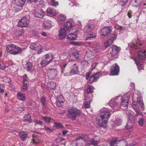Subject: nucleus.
<instances>
[{
  "label": "nucleus",
  "instance_id": "40",
  "mask_svg": "<svg viewBox=\"0 0 146 146\" xmlns=\"http://www.w3.org/2000/svg\"><path fill=\"white\" fill-rule=\"evenodd\" d=\"M81 64L84 67L86 68L88 66V62L86 60H83L81 62Z\"/></svg>",
  "mask_w": 146,
  "mask_h": 146
},
{
  "label": "nucleus",
  "instance_id": "8",
  "mask_svg": "<svg viewBox=\"0 0 146 146\" xmlns=\"http://www.w3.org/2000/svg\"><path fill=\"white\" fill-rule=\"evenodd\" d=\"M78 68V66L76 64H74L71 66L69 74L72 75L77 74L79 72Z\"/></svg>",
  "mask_w": 146,
  "mask_h": 146
},
{
  "label": "nucleus",
  "instance_id": "59",
  "mask_svg": "<svg viewBox=\"0 0 146 146\" xmlns=\"http://www.w3.org/2000/svg\"><path fill=\"white\" fill-rule=\"evenodd\" d=\"M44 128L46 130L49 132H51L52 131V130L50 128L46 126H44Z\"/></svg>",
  "mask_w": 146,
  "mask_h": 146
},
{
  "label": "nucleus",
  "instance_id": "41",
  "mask_svg": "<svg viewBox=\"0 0 146 146\" xmlns=\"http://www.w3.org/2000/svg\"><path fill=\"white\" fill-rule=\"evenodd\" d=\"M43 118L44 120V121L46 123H49L51 121V118L50 117L44 116L42 117Z\"/></svg>",
  "mask_w": 146,
  "mask_h": 146
},
{
  "label": "nucleus",
  "instance_id": "49",
  "mask_svg": "<svg viewBox=\"0 0 146 146\" xmlns=\"http://www.w3.org/2000/svg\"><path fill=\"white\" fill-rule=\"evenodd\" d=\"M134 61L136 65L138 66V68L139 69V66L140 65H141V64L140 63V61L138 60L137 58H135L134 59Z\"/></svg>",
  "mask_w": 146,
  "mask_h": 146
},
{
  "label": "nucleus",
  "instance_id": "56",
  "mask_svg": "<svg viewBox=\"0 0 146 146\" xmlns=\"http://www.w3.org/2000/svg\"><path fill=\"white\" fill-rule=\"evenodd\" d=\"M90 102H86L84 103V107L86 108H88L90 106Z\"/></svg>",
  "mask_w": 146,
  "mask_h": 146
},
{
  "label": "nucleus",
  "instance_id": "14",
  "mask_svg": "<svg viewBox=\"0 0 146 146\" xmlns=\"http://www.w3.org/2000/svg\"><path fill=\"white\" fill-rule=\"evenodd\" d=\"M34 13L35 17L40 18L43 17L44 14V12L42 10L40 9L35 11Z\"/></svg>",
  "mask_w": 146,
  "mask_h": 146
},
{
  "label": "nucleus",
  "instance_id": "3",
  "mask_svg": "<svg viewBox=\"0 0 146 146\" xmlns=\"http://www.w3.org/2000/svg\"><path fill=\"white\" fill-rule=\"evenodd\" d=\"M81 112L79 110L75 108H72L68 111V115L69 118L72 120L75 119L76 117L80 115Z\"/></svg>",
  "mask_w": 146,
  "mask_h": 146
},
{
  "label": "nucleus",
  "instance_id": "4",
  "mask_svg": "<svg viewBox=\"0 0 146 146\" xmlns=\"http://www.w3.org/2000/svg\"><path fill=\"white\" fill-rule=\"evenodd\" d=\"M29 21L26 17H23L20 19L18 24V26L21 27H26L28 25Z\"/></svg>",
  "mask_w": 146,
  "mask_h": 146
},
{
  "label": "nucleus",
  "instance_id": "54",
  "mask_svg": "<svg viewBox=\"0 0 146 146\" xmlns=\"http://www.w3.org/2000/svg\"><path fill=\"white\" fill-rule=\"evenodd\" d=\"M90 141L91 143L90 144H92L94 145H96L98 143V141L94 140L93 139H92L90 140Z\"/></svg>",
  "mask_w": 146,
  "mask_h": 146
},
{
  "label": "nucleus",
  "instance_id": "6",
  "mask_svg": "<svg viewBox=\"0 0 146 146\" xmlns=\"http://www.w3.org/2000/svg\"><path fill=\"white\" fill-rule=\"evenodd\" d=\"M58 71L56 69H50L48 72L47 75L48 78L51 79H53L56 76Z\"/></svg>",
  "mask_w": 146,
  "mask_h": 146
},
{
  "label": "nucleus",
  "instance_id": "61",
  "mask_svg": "<svg viewBox=\"0 0 146 146\" xmlns=\"http://www.w3.org/2000/svg\"><path fill=\"white\" fill-rule=\"evenodd\" d=\"M17 33L19 34V36H23V33L21 31H17Z\"/></svg>",
  "mask_w": 146,
  "mask_h": 146
},
{
  "label": "nucleus",
  "instance_id": "5",
  "mask_svg": "<svg viewBox=\"0 0 146 146\" xmlns=\"http://www.w3.org/2000/svg\"><path fill=\"white\" fill-rule=\"evenodd\" d=\"M119 68L116 63L112 65L111 68V74L112 75H117L119 74Z\"/></svg>",
  "mask_w": 146,
  "mask_h": 146
},
{
  "label": "nucleus",
  "instance_id": "43",
  "mask_svg": "<svg viewBox=\"0 0 146 146\" xmlns=\"http://www.w3.org/2000/svg\"><path fill=\"white\" fill-rule=\"evenodd\" d=\"M54 127H56V128H62L63 125L61 123H54Z\"/></svg>",
  "mask_w": 146,
  "mask_h": 146
},
{
  "label": "nucleus",
  "instance_id": "10",
  "mask_svg": "<svg viewBox=\"0 0 146 146\" xmlns=\"http://www.w3.org/2000/svg\"><path fill=\"white\" fill-rule=\"evenodd\" d=\"M129 99L127 95H124L121 100V106L123 107H127L128 104Z\"/></svg>",
  "mask_w": 146,
  "mask_h": 146
},
{
  "label": "nucleus",
  "instance_id": "53",
  "mask_svg": "<svg viewBox=\"0 0 146 146\" xmlns=\"http://www.w3.org/2000/svg\"><path fill=\"white\" fill-rule=\"evenodd\" d=\"M58 1L56 2L54 1H51V5L53 6H55L58 5Z\"/></svg>",
  "mask_w": 146,
  "mask_h": 146
},
{
  "label": "nucleus",
  "instance_id": "31",
  "mask_svg": "<svg viewBox=\"0 0 146 146\" xmlns=\"http://www.w3.org/2000/svg\"><path fill=\"white\" fill-rule=\"evenodd\" d=\"M133 123L131 122L130 121H129L126 126V129H130L132 128L133 126Z\"/></svg>",
  "mask_w": 146,
  "mask_h": 146
},
{
  "label": "nucleus",
  "instance_id": "15",
  "mask_svg": "<svg viewBox=\"0 0 146 146\" xmlns=\"http://www.w3.org/2000/svg\"><path fill=\"white\" fill-rule=\"evenodd\" d=\"M94 26L92 25H86L84 29V31L85 33H87L91 31L94 29Z\"/></svg>",
  "mask_w": 146,
  "mask_h": 146
},
{
  "label": "nucleus",
  "instance_id": "12",
  "mask_svg": "<svg viewBox=\"0 0 146 146\" xmlns=\"http://www.w3.org/2000/svg\"><path fill=\"white\" fill-rule=\"evenodd\" d=\"M115 39V37H110L104 43V45L105 48L110 46L113 43Z\"/></svg>",
  "mask_w": 146,
  "mask_h": 146
},
{
  "label": "nucleus",
  "instance_id": "29",
  "mask_svg": "<svg viewBox=\"0 0 146 146\" xmlns=\"http://www.w3.org/2000/svg\"><path fill=\"white\" fill-rule=\"evenodd\" d=\"M70 57H73L76 59H78L79 57V52L78 51L76 50L75 52H72V54L71 55Z\"/></svg>",
  "mask_w": 146,
  "mask_h": 146
},
{
  "label": "nucleus",
  "instance_id": "27",
  "mask_svg": "<svg viewBox=\"0 0 146 146\" xmlns=\"http://www.w3.org/2000/svg\"><path fill=\"white\" fill-rule=\"evenodd\" d=\"M39 45V44L33 43L30 45V48L32 50H37Z\"/></svg>",
  "mask_w": 146,
  "mask_h": 146
},
{
  "label": "nucleus",
  "instance_id": "44",
  "mask_svg": "<svg viewBox=\"0 0 146 146\" xmlns=\"http://www.w3.org/2000/svg\"><path fill=\"white\" fill-rule=\"evenodd\" d=\"M127 143L125 141L122 140L118 144L119 146H127Z\"/></svg>",
  "mask_w": 146,
  "mask_h": 146
},
{
  "label": "nucleus",
  "instance_id": "21",
  "mask_svg": "<svg viewBox=\"0 0 146 146\" xmlns=\"http://www.w3.org/2000/svg\"><path fill=\"white\" fill-rule=\"evenodd\" d=\"M67 35L66 30L64 29H61L59 31L58 36H66Z\"/></svg>",
  "mask_w": 146,
  "mask_h": 146
},
{
  "label": "nucleus",
  "instance_id": "20",
  "mask_svg": "<svg viewBox=\"0 0 146 146\" xmlns=\"http://www.w3.org/2000/svg\"><path fill=\"white\" fill-rule=\"evenodd\" d=\"M115 100L116 99H112L109 102L110 106L112 108L115 107L116 106L118 105V104L115 101Z\"/></svg>",
  "mask_w": 146,
  "mask_h": 146
},
{
  "label": "nucleus",
  "instance_id": "37",
  "mask_svg": "<svg viewBox=\"0 0 146 146\" xmlns=\"http://www.w3.org/2000/svg\"><path fill=\"white\" fill-rule=\"evenodd\" d=\"M132 106L134 109L135 110H139V107L137 103H134L133 104Z\"/></svg>",
  "mask_w": 146,
  "mask_h": 146
},
{
  "label": "nucleus",
  "instance_id": "17",
  "mask_svg": "<svg viewBox=\"0 0 146 146\" xmlns=\"http://www.w3.org/2000/svg\"><path fill=\"white\" fill-rule=\"evenodd\" d=\"M17 96L18 99L20 100L25 101L26 100V97L24 94L18 92Z\"/></svg>",
  "mask_w": 146,
  "mask_h": 146
},
{
  "label": "nucleus",
  "instance_id": "52",
  "mask_svg": "<svg viewBox=\"0 0 146 146\" xmlns=\"http://www.w3.org/2000/svg\"><path fill=\"white\" fill-rule=\"evenodd\" d=\"M118 52L112 50L110 52V54L111 56H113L117 54Z\"/></svg>",
  "mask_w": 146,
  "mask_h": 146
},
{
  "label": "nucleus",
  "instance_id": "50",
  "mask_svg": "<svg viewBox=\"0 0 146 146\" xmlns=\"http://www.w3.org/2000/svg\"><path fill=\"white\" fill-rule=\"evenodd\" d=\"M64 139L62 137H59L56 139V141L57 143H59L64 140Z\"/></svg>",
  "mask_w": 146,
  "mask_h": 146
},
{
  "label": "nucleus",
  "instance_id": "64",
  "mask_svg": "<svg viewBox=\"0 0 146 146\" xmlns=\"http://www.w3.org/2000/svg\"><path fill=\"white\" fill-rule=\"evenodd\" d=\"M41 100L42 103L43 105H44V104H45V98L44 97H42L41 98Z\"/></svg>",
  "mask_w": 146,
  "mask_h": 146
},
{
  "label": "nucleus",
  "instance_id": "23",
  "mask_svg": "<svg viewBox=\"0 0 146 146\" xmlns=\"http://www.w3.org/2000/svg\"><path fill=\"white\" fill-rule=\"evenodd\" d=\"M94 89V88L92 85H90L86 90V92L88 94L92 93L93 92Z\"/></svg>",
  "mask_w": 146,
  "mask_h": 146
},
{
  "label": "nucleus",
  "instance_id": "51",
  "mask_svg": "<svg viewBox=\"0 0 146 146\" xmlns=\"http://www.w3.org/2000/svg\"><path fill=\"white\" fill-rule=\"evenodd\" d=\"M144 123V120L143 118H140L139 119L138 123V124L140 125H142L143 124V123Z\"/></svg>",
  "mask_w": 146,
  "mask_h": 146
},
{
  "label": "nucleus",
  "instance_id": "55",
  "mask_svg": "<svg viewBox=\"0 0 146 146\" xmlns=\"http://www.w3.org/2000/svg\"><path fill=\"white\" fill-rule=\"evenodd\" d=\"M96 81V79H94L92 76L91 77L89 80V82L90 83L92 84L94 82Z\"/></svg>",
  "mask_w": 146,
  "mask_h": 146
},
{
  "label": "nucleus",
  "instance_id": "48",
  "mask_svg": "<svg viewBox=\"0 0 146 146\" xmlns=\"http://www.w3.org/2000/svg\"><path fill=\"white\" fill-rule=\"evenodd\" d=\"M28 80L27 78V75L26 74H25L23 76V83H26L28 82Z\"/></svg>",
  "mask_w": 146,
  "mask_h": 146
},
{
  "label": "nucleus",
  "instance_id": "16",
  "mask_svg": "<svg viewBox=\"0 0 146 146\" xmlns=\"http://www.w3.org/2000/svg\"><path fill=\"white\" fill-rule=\"evenodd\" d=\"M45 57L48 63L51 62L53 60L54 58L53 54L51 53L46 54Z\"/></svg>",
  "mask_w": 146,
  "mask_h": 146
},
{
  "label": "nucleus",
  "instance_id": "42",
  "mask_svg": "<svg viewBox=\"0 0 146 146\" xmlns=\"http://www.w3.org/2000/svg\"><path fill=\"white\" fill-rule=\"evenodd\" d=\"M33 121L34 123L35 124V125L39 124V125H41L42 124V122L40 121V120H38L37 119H35L33 120Z\"/></svg>",
  "mask_w": 146,
  "mask_h": 146
},
{
  "label": "nucleus",
  "instance_id": "11",
  "mask_svg": "<svg viewBox=\"0 0 146 146\" xmlns=\"http://www.w3.org/2000/svg\"><path fill=\"white\" fill-rule=\"evenodd\" d=\"M46 12L47 15L52 17L55 16L56 14V11L54 9L51 8H48Z\"/></svg>",
  "mask_w": 146,
  "mask_h": 146
},
{
  "label": "nucleus",
  "instance_id": "36",
  "mask_svg": "<svg viewBox=\"0 0 146 146\" xmlns=\"http://www.w3.org/2000/svg\"><path fill=\"white\" fill-rule=\"evenodd\" d=\"M92 76L94 78V79H96V80L97 81V80L101 76V73L100 72L96 73Z\"/></svg>",
  "mask_w": 146,
  "mask_h": 146
},
{
  "label": "nucleus",
  "instance_id": "26",
  "mask_svg": "<svg viewBox=\"0 0 146 146\" xmlns=\"http://www.w3.org/2000/svg\"><path fill=\"white\" fill-rule=\"evenodd\" d=\"M66 17L65 15L61 14L58 17V19L59 21L63 22L65 20Z\"/></svg>",
  "mask_w": 146,
  "mask_h": 146
},
{
  "label": "nucleus",
  "instance_id": "38",
  "mask_svg": "<svg viewBox=\"0 0 146 146\" xmlns=\"http://www.w3.org/2000/svg\"><path fill=\"white\" fill-rule=\"evenodd\" d=\"M28 88V86L27 85V83H23V86L22 87V90L24 92L26 91Z\"/></svg>",
  "mask_w": 146,
  "mask_h": 146
},
{
  "label": "nucleus",
  "instance_id": "57",
  "mask_svg": "<svg viewBox=\"0 0 146 146\" xmlns=\"http://www.w3.org/2000/svg\"><path fill=\"white\" fill-rule=\"evenodd\" d=\"M70 43L71 44L77 45H79L80 44L79 42L74 41H71L70 42Z\"/></svg>",
  "mask_w": 146,
  "mask_h": 146
},
{
  "label": "nucleus",
  "instance_id": "47",
  "mask_svg": "<svg viewBox=\"0 0 146 146\" xmlns=\"http://www.w3.org/2000/svg\"><path fill=\"white\" fill-rule=\"evenodd\" d=\"M115 123L117 125H119L121 124V120L120 119H117L115 120Z\"/></svg>",
  "mask_w": 146,
  "mask_h": 146
},
{
  "label": "nucleus",
  "instance_id": "32",
  "mask_svg": "<svg viewBox=\"0 0 146 146\" xmlns=\"http://www.w3.org/2000/svg\"><path fill=\"white\" fill-rule=\"evenodd\" d=\"M137 102L139 104L141 108H143L144 106V104L142 99L140 97H137Z\"/></svg>",
  "mask_w": 146,
  "mask_h": 146
},
{
  "label": "nucleus",
  "instance_id": "60",
  "mask_svg": "<svg viewBox=\"0 0 146 146\" xmlns=\"http://www.w3.org/2000/svg\"><path fill=\"white\" fill-rule=\"evenodd\" d=\"M132 14V11L131 10H129L127 13V16L129 18H131L132 17V15H131Z\"/></svg>",
  "mask_w": 146,
  "mask_h": 146
},
{
  "label": "nucleus",
  "instance_id": "62",
  "mask_svg": "<svg viewBox=\"0 0 146 146\" xmlns=\"http://www.w3.org/2000/svg\"><path fill=\"white\" fill-rule=\"evenodd\" d=\"M71 55L69 56L67 58L70 61H74V59L73 58V57H70Z\"/></svg>",
  "mask_w": 146,
  "mask_h": 146
},
{
  "label": "nucleus",
  "instance_id": "24",
  "mask_svg": "<svg viewBox=\"0 0 146 146\" xmlns=\"http://www.w3.org/2000/svg\"><path fill=\"white\" fill-rule=\"evenodd\" d=\"M64 26L66 29H69L72 27V25L71 22L69 21H67L65 23Z\"/></svg>",
  "mask_w": 146,
  "mask_h": 146
},
{
  "label": "nucleus",
  "instance_id": "22",
  "mask_svg": "<svg viewBox=\"0 0 146 146\" xmlns=\"http://www.w3.org/2000/svg\"><path fill=\"white\" fill-rule=\"evenodd\" d=\"M48 87L49 89L53 90L56 87V84L53 82H50L48 83Z\"/></svg>",
  "mask_w": 146,
  "mask_h": 146
},
{
  "label": "nucleus",
  "instance_id": "13",
  "mask_svg": "<svg viewBox=\"0 0 146 146\" xmlns=\"http://www.w3.org/2000/svg\"><path fill=\"white\" fill-rule=\"evenodd\" d=\"M94 53L90 50L87 51L85 54V57L89 60L93 59L94 58Z\"/></svg>",
  "mask_w": 146,
  "mask_h": 146
},
{
  "label": "nucleus",
  "instance_id": "63",
  "mask_svg": "<svg viewBox=\"0 0 146 146\" xmlns=\"http://www.w3.org/2000/svg\"><path fill=\"white\" fill-rule=\"evenodd\" d=\"M44 23L46 24V25H45V27L47 29L50 28L52 27V25L50 24L48 25L47 24V23L46 22Z\"/></svg>",
  "mask_w": 146,
  "mask_h": 146
},
{
  "label": "nucleus",
  "instance_id": "30",
  "mask_svg": "<svg viewBox=\"0 0 146 146\" xmlns=\"http://www.w3.org/2000/svg\"><path fill=\"white\" fill-rule=\"evenodd\" d=\"M24 120L25 121H29L30 123H31L32 120L31 119V116L29 114L26 115L24 117Z\"/></svg>",
  "mask_w": 146,
  "mask_h": 146
},
{
  "label": "nucleus",
  "instance_id": "58",
  "mask_svg": "<svg viewBox=\"0 0 146 146\" xmlns=\"http://www.w3.org/2000/svg\"><path fill=\"white\" fill-rule=\"evenodd\" d=\"M6 67L5 65L4 64L0 63V69L2 70L4 69Z\"/></svg>",
  "mask_w": 146,
  "mask_h": 146
},
{
  "label": "nucleus",
  "instance_id": "18",
  "mask_svg": "<svg viewBox=\"0 0 146 146\" xmlns=\"http://www.w3.org/2000/svg\"><path fill=\"white\" fill-rule=\"evenodd\" d=\"M19 135L23 141H24L25 139L27 138V134L23 131H21L19 132Z\"/></svg>",
  "mask_w": 146,
  "mask_h": 146
},
{
  "label": "nucleus",
  "instance_id": "45",
  "mask_svg": "<svg viewBox=\"0 0 146 146\" xmlns=\"http://www.w3.org/2000/svg\"><path fill=\"white\" fill-rule=\"evenodd\" d=\"M43 49V48L41 45H39L37 50V53L38 54H40L42 52V50Z\"/></svg>",
  "mask_w": 146,
  "mask_h": 146
},
{
  "label": "nucleus",
  "instance_id": "7",
  "mask_svg": "<svg viewBox=\"0 0 146 146\" xmlns=\"http://www.w3.org/2000/svg\"><path fill=\"white\" fill-rule=\"evenodd\" d=\"M112 29V27H104L102 30L101 31L102 34V36H108L109 34L111 33Z\"/></svg>",
  "mask_w": 146,
  "mask_h": 146
},
{
  "label": "nucleus",
  "instance_id": "2",
  "mask_svg": "<svg viewBox=\"0 0 146 146\" xmlns=\"http://www.w3.org/2000/svg\"><path fill=\"white\" fill-rule=\"evenodd\" d=\"M6 50L8 52L13 55H16L20 53L23 49L13 44L6 45Z\"/></svg>",
  "mask_w": 146,
  "mask_h": 146
},
{
  "label": "nucleus",
  "instance_id": "35",
  "mask_svg": "<svg viewBox=\"0 0 146 146\" xmlns=\"http://www.w3.org/2000/svg\"><path fill=\"white\" fill-rule=\"evenodd\" d=\"M59 100H56V105L58 107H61L63 106L64 102V99H62V101H59Z\"/></svg>",
  "mask_w": 146,
  "mask_h": 146
},
{
  "label": "nucleus",
  "instance_id": "28",
  "mask_svg": "<svg viewBox=\"0 0 146 146\" xmlns=\"http://www.w3.org/2000/svg\"><path fill=\"white\" fill-rule=\"evenodd\" d=\"M25 66L27 68V71H29L31 70L33 67V65L32 63L29 61L27 62Z\"/></svg>",
  "mask_w": 146,
  "mask_h": 146
},
{
  "label": "nucleus",
  "instance_id": "33",
  "mask_svg": "<svg viewBox=\"0 0 146 146\" xmlns=\"http://www.w3.org/2000/svg\"><path fill=\"white\" fill-rule=\"evenodd\" d=\"M40 64L42 66L44 67L46 66L49 63L45 58L44 59L41 60Z\"/></svg>",
  "mask_w": 146,
  "mask_h": 146
},
{
  "label": "nucleus",
  "instance_id": "46",
  "mask_svg": "<svg viewBox=\"0 0 146 146\" xmlns=\"http://www.w3.org/2000/svg\"><path fill=\"white\" fill-rule=\"evenodd\" d=\"M112 50H114L117 52H118L119 50V48L117 46L113 45L112 48Z\"/></svg>",
  "mask_w": 146,
  "mask_h": 146
},
{
  "label": "nucleus",
  "instance_id": "25",
  "mask_svg": "<svg viewBox=\"0 0 146 146\" xmlns=\"http://www.w3.org/2000/svg\"><path fill=\"white\" fill-rule=\"evenodd\" d=\"M86 135H82L80 137L76 139L75 141H73V142H74V143H75L76 146H77L78 145V143L76 142H78V141H80V139L81 140H84L85 138L86 137Z\"/></svg>",
  "mask_w": 146,
  "mask_h": 146
},
{
  "label": "nucleus",
  "instance_id": "39",
  "mask_svg": "<svg viewBox=\"0 0 146 146\" xmlns=\"http://www.w3.org/2000/svg\"><path fill=\"white\" fill-rule=\"evenodd\" d=\"M136 44L133 43H131L130 45L131 48L134 49H136L139 48V47L137 44V42H136ZM138 44H139L138 43Z\"/></svg>",
  "mask_w": 146,
  "mask_h": 146
},
{
  "label": "nucleus",
  "instance_id": "1",
  "mask_svg": "<svg viewBox=\"0 0 146 146\" xmlns=\"http://www.w3.org/2000/svg\"><path fill=\"white\" fill-rule=\"evenodd\" d=\"M110 115V111L108 109L104 108H102L100 110V118L96 119L98 125L101 127H106Z\"/></svg>",
  "mask_w": 146,
  "mask_h": 146
},
{
  "label": "nucleus",
  "instance_id": "9",
  "mask_svg": "<svg viewBox=\"0 0 146 146\" xmlns=\"http://www.w3.org/2000/svg\"><path fill=\"white\" fill-rule=\"evenodd\" d=\"M13 1L15 5L19 7V10H21L23 9L26 0H13Z\"/></svg>",
  "mask_w": 146,
  "mask_h": 146
},
{
  "label": "nucleus",
  "instance_id": "34",
  "mask_svg": "<svg viewBox=\"0 0 146 146\" xmlns=\"http://www.w3.org/2000/svg\"><path fill=\"white\" fill-rule=\"evenodd\" d=\"M32 142L35 144H38L39 143L37 137L34 135H33Z\"/></svg>",
  "mask_w": 146,
  "mask_h": 146
},
{
  "label": "nucleus",
  "instance_id": "19",
  "mask_svg": "<svg viewBox=\"0 0 146 146\" xmlns=\"http://www.w3.org/2000/svg\"><path fill=\"white\" fill-rule=\"evenodd\" d=\"M145 52V50L139 52L138 53V58L141 60L144 59L146 57Z\"/></svg>",
  "mask_w": 146,
  "mask_h": 146
}]
</instances>
